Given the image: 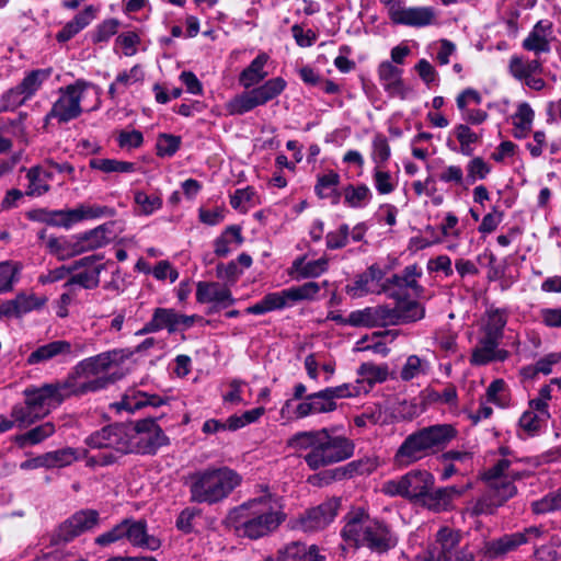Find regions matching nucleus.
<instances>
[{
  "label": "nucleus",
  "instance_id": "1",
  "mask_svg": "<svg viewBox=\"0 0 561 561\" xmlns=\"http://www.w3.org/2000/svg\"><path fill=\"white\" fill-rule=\"evenodd\" d=\"M280 499L272 493L253 497L232 508L227 525L239 538L257 540L270 536L285 522Z\"/></svg>",
  "mask_w": 561,
  "mask_h": 561
},
{
  "label": "nucleus",
  "instance_id": "2",
  "mask_svg": "<svg viewBox=\"0 0 561 561\" xmlns=\"http://www.w3.org/2000/svg\"><path fill=\"white\" fill-rule=\"evenodd\" d=\"M287 447L294 450H307L304 460L311 470L337 463L354 455L355 444L335 428L304 431L287 440Z\"/></svg>",
  "mask_w": 561,
  "mask_h": 561
},
{
  "label": "nucleus",
  "instance_id": "3",
  "mask_svg": "<svg viewBox=\"0 0 561 561\" xmlns=\"http://www.w3.org/2000/svg\"><path fill=\"white\" fill-rule=\"evenodd\" d=\"M266 62L267 56L260 54L240 72L239 84L247 91L236 95L227 103L226 108L230 115H243L257 106H263L286 89L287 83L282 77L268 79L257 85L267 76L264 70Z\"/></svg>",
  "mask_w": 561,
  "mask_h": 561
},
{
  "label": "nucleus",
  "instance_id": "4",
  "mask_svg": "<svg viewBox=\"0 0 561 561\" xmlns=\"http://www.w3.org/2000/svg\"><path fill=\"white\" fill-rule=\"evenodd\" d=\"M341 537L354 549L367 548L382 554L394 548L398 538L383 520L373 518L363 507H353L343 517Z\"/></svg>",
  "mask_w": 561,
  "mask_h": 561
},
{
  "label": "nucleus",
  "instance_id": "5",
  "mask_svg": "<svg viewBox=\"0 0 561 561\" xmlns=\"http://www.w3.org/2000/svg\"><path fill=\"white\" fill-rule=\"evenodd\" d=\"M241 483L242 476L227 466H209L183 477L190 502L208 506L222 503Z\"/></svg>",
  "mask_w": 561,
  "mask_h": 561
},
{
  "label": "nucleus",
  "instance_id": "6",
  "mask_svg": "<svg viewBox=\"0 0 561 561\" xmlns=\"http://www.w3.org/2000/svg\"><path fill=\"white\" fill-rule=\"evenodd\" d=\"M458 431L451 424H435L409 434L393 456L397 468H407L428 456L443 451L456 438Z\"/></svg>",
  "mask_w": 561,
  "mask_h": 561
},
{
  "label": "nucleus",
  "instance_id": "7",
  "mask_svg": "<svg viewBox=\"0 0 561 561\" xmlns=\"http://www.w3.org/2000/svg\"><path fill=\"white\" fill-rule=\"evenodd\" d=\"M110 382L107 377H98L88 382H77L73 377L62 381L45 383L38 388L24 390L25 401L33 410L46 416L51 408L61 404L70 397H80L105 388Z\"/></svg>",
  "mask_w": 561,
  "mask_h": 561
},
{
  "label": "nucleus",
  "instance_id": "8",
  "mask_svg": "<svg viewBox=\"0 0 561 561\" xmlns=\"http://www.w3.org/2000/svg\"><path fill=\"white\" fill-rule=\"evenodd\" d=\"M128 424L115 423L106 425L90 434L85 444L94 449H103L96 456L90 458V462L98 466H110L118 461L129 449Z\"/></svg>",
  "mask_w": 561,
  "mask_h": 561
},
{
  "label": "nucleus",
  "instance_id": "9",
  "mask_svg": "<svg viewBox=\"0 0 561 561\" xmlns=\"http://www.w3.org/2000/svg\"><path fill=\"white\" fill-rule=\"evenodd\" d=\"M360 387L343 383L337 387H329L314 393L307 394L295 410L297 419H304L311 414L332 412L336 409V399L350 398L360 394Z\"/></svg>",
  "mask_w": 561,
  "mask_h": 561
},
{
  "label": "nucleus",
  "instance_id": "10",
  "mask_svg": "<svg viewBox=\"0 0 561 561\" xmlns=\"http://www.w3.org/2000/svg\"><path fill=\"white\" fill-rule=\"evenodd\" d=\"M129 454L154 455L169 444V438L157 424L156 417H147L128 424Z\"/></svg>",
  "mask_w": 561,
  "mask_h": 561
},
{
  "label": "nucleus",
  "instance_id": "11",
  "mask_svg": "<svg viewBox=\"0 0 561 561\" xmlns=\"http://www.w3.org/2000/svg\"><path fill=\"white\" fill-rule=\"evenodd\" d=\"M434 486V477L427 470L413 469L399 479L383 483L382 492L390 496L422 500Z\"/></svg>",
  "mask_w": 561,
  "mask_h": 561
},
{
  "label": "nucleus",
  "instance_id": "12",
  "mask_svg": "<svg viewBox=\"0 0 561 561\" xmlns=\"http://www.w3.org/2000/svg\"><path fill=\"white\" fill-rule=\"evenodd\" d=\"M90 84L83 80L59 88V98L54 102L50 111L45 116V123L55 118L64 124L78 118L82 113L81 99Z\"/></svg>",
  "mask_w": 561,
  "mask_h": 561
},
{
  "label": "nucleus",
  "instance_id": "13",
  "mask_svg": "<svg viewBox=\"0 0 561 561\" xmlns=\"http://www.w3.org/2000/svg\"><path fill=\"white\" fill-rule=\"evenodd\" d=\"M341 499L332 497L320 505L306 511L296 520V528L306 533L318 531L325 528L337 515Z\"/></svg>",
  "mask_w": 561,
  "mask_h": 561
},
{
  "label": "nucleus",
  "instance_id": "14",
  "mask_svg": "<svg viewBox=\"0 0 561 561\" xmlns=\"http://www.w3.org/2000/svg\"><path fill=\"white\" fill-rule=\"evenodd\" d=\"M99 523L95 510H81L65 520L54 536L55 543L69 542L84 531L92 529Z\"/></svg>",
  "mask_w": 561,
  "mask_h": 561
},
{
  "label": "nucleus",
  "instance_id": "15",
  "mask_svg": "<svg viewBox=\"0 0 561 561\" xmlns=\"http://www.w3.org/2000/svg\"><path fill=\"white\" fill-rule=\"evenodd\" d=\"M436 561H473V554L459 547L461 535L451 528L437 533Z\"/></svg>",
  "mask_w": 561,
  "mask_h": 561
},
{
  "label": "nucleus",
  "instance_id": "16",
  "mask_svg": "<svg viewBox=\"0 0 561 561\" xmlns=\"http://www.w3.org/2000/svg\"><path fill=\"white\" fill-rule=\"evenodd\" d=\"M436 18L435 10L432 7H407L394 4L391 10V21L394 24L412 27H424L431 25Z\"/></svg>",
  "mask_w": 561,
  "mask_h": 561
},
{
  "label": "nucleus",
  "instance_id": "17",
  "mask_svg": "<svg viewBox=\"0 0 561 561\" xmlns=\"http://www.w3.org/2000/svg\"><path fill=\"white\" fill-rule=\"evenodd\" d=\"M118 359L119 354L117 351L101 353L78 363L68 377H73L77 382H88L89 380H81V378L106 371L113 364L117 363Z\"/></svg>",
  "mask_w": 561,
  "mask_h": 561
},
{
  "label": "nucleus",
  "instance_id": "18",
  "mask_svg": "<svg viewBox=\"0 0 561 561\" xmlns=\"http://www.w3.org/2000/svg\"><path fill=\"white\" fill-rule=\"evenodd\" d=\"M196 300L201 304L213 302L209 313L232 306L236 301L230 289L216 282H198Z\"/></svg>",
  "mask_w": 561,
  "mask_h": 561
},
{
  "label": "nucleus",
  "instance_id": "19",
  "mask_svg": "<svg viewBox=\"0 0 561 561\" xmlns=\"http://www.w3.org/2000/svg\"><path fill=\"white\" fill-rule=\"evenodd\" d=\"M391 297L396 298L397 304L393 308L389 307V325L413 323L425 317L424 306L416 300L401 298L394 294H391Z\"/></svg>",
  "mask_w": 561,
  "mask_h": 561
},
{
  "label": "nucleus",
  "instance_id": "20",
  "mask_svg": "<svg viewBox=\"0 0 561 561\" xmlns=\"http://www.w3.org/2000/svg\"><path fill=\"white\" fill-rule=\"evenodd\" d=\"M388 316L389 307L386 305H380L352 311L344 322L352 327H388Z\"/></svg>",
  "mask_w": 561,
  "mask_h": 561
},
{
  "label": "nucleus",
  "instance_id": "21",
  "mask_svg": "<svg viewBox=\"0 0 561 561\" xmlns=\"http://www.w3.org/2000/svg\"><path fill=\"white\" fill-rule=\"evenodd\" d=\"M378 76L385 91L391 96L405 99L410 89L404 85L402 70L391 61H382L378 67Z\"/></svg>",
  "mask_w": 561,
  "mask_h": 561
},
{
  "label": "nucleus",
  "instance_id": "22",
  "mask_svg": "<svg viewBox=\"0 0 561 561\" xmlns=\"http://www.w3.org/2000/svg\"><path fill=\"white\" fill-rule=\"evenodd\" d=\"M500 341L481 335L477 346L472 350L470 363L473 365H486L491 362H504L508 357L506 350L499 348Z\"/></svg>",
  "mask_w": 561,
  "mask_h": 561
},
{
  "label": "nucleus",
  "instance_id": "23",
  "mask_svg": "<svg viewBox=\"0 0 561 561\" xmlns=\"http://www.w3.org/2000/svg\"><path fill=\"white\" fill-rule=\"evenodd\" d=\"M124 538H126L134 547L157 550L160 541L147 534V523L145 520L124 519Z\"/></svg>",
  "mask_w": 561,
  "mask_h": 561
},
{
  "label": "nucleus",
  "instance_id": "24",
  "mask_svg": "<svg viewBox=\"0 0 561 561\" xmlns=\"http://www.w3.org/2000/svg\"><path fill=\"white\" fill-rule=\"evenodd\" d=\"M526 542L527 538H525V535L514 533L505 535L496 540L485 541L482 551L485 557L493 559L503 557Z\"/></svg>",
  "mask_w": 561,
  "mask_h": 561
},
{
  "label": "nucleus",
  "instance_id": "25",
  "mask_svg": "<svg viewBox=\"0 0 561 561\" xmlns=\"http://www.w3.org/2000/svg\"><path fill=\"white\" fill-rule=\"evenodd\" d=\"M164 403L165 400L158 394H150L139 390H129L123 396L121 402L116 405L118 410L134 412L145 407L158 408Z\"/></svg>",
  "mask_w": 561,
  "mask_h": 561
},
{
  "label": "nucleus",
  "instance_id": "26",
  "mask_svg": "<svg viewBox=\"0 0 561 561\" xmlns=\"http://www.w3.org/2000/svg\"><path fill=\"white\" fill-rule=\"evenodd\" d=\"M422 270L417 264L408 265L401 274H393L387 278L385 288L390 287L410 288L416 296H421L424 288L419 284L417 279L422 276Z\"/></svg>",
  "mask_w": 561,
  "mask_h": 561
},
{
  "label": "nucleus",
  "instance_id": "27",
  "mask_svg": "<svg viewBox=\"0 0 561 561\" xmlns=\"http://www.w3.org/2000/svg\"><path fill=\"white\" fill-rule=\"evenodd\" d=\"M359 379L351 386L360 387L362 392L367 393L375 383H380L387 380L389 371L387 365H375L373 363H364L357 370Z\"/></svg>",
  "mask_w": 561,
  "mask_h": 561
},
{
  "label": "nucleus",
  "instance_id": "28",
  "mask_svg": "<svg viewBox=\"0 0 561 561\" xmlns=\"http://www.w3.org/2000/svg\"><path fill=\"white\" fill-rule=\"evenodd\" d=\"M157 327L160 330L167 329L170 333L182 328H190L194 322V317L178 313L174 309L157 308L152 314Z\"/></svg>",
  "mask_w": 561,
  "mask_h": 561
},
{
  "label": "nucleus",
  "instance_id": "29",
  "mask_svg": "<svg viewBox=\"0 0 561 561\" xmlns=\"http://www.w3.org/2000/svg\"><path fill=\"white\" fill-rule=\"evenodd\" d=\"M72 353V346L68 341L57 340L37 347L32 352L26 363L28 365H37L48 362L59 355H68Z\"/></svg>",
  "mask_w": 561,
  "mask_h": 561
},
{
  "label": "nucleus",
  "instance_id": "30",
  "mask_svg": "<svg viewBox=\"0 0 561 561\" xmlns=\"http://www.w3.org/2000/svg\"><path fill=\"white\" fill-rule=\"evenodd\" d=\"M46 302L45 296H37L33 291H22L9 300L12 318H21L31 311L39 310Z\"/></svg>",
  "mask_w": 561,
  "mask_h": 561
},
{
  "label": "nucleus",
  "instance_id": "31",
  "mask_svg": "<svg viewBox=\"0 0 561 561\" xmlns=\"http://www.w3.org/2000/svg\"><path fill=\"white\" fill-rule=\"evenodd\" d=\"M551 23L538 21L528 36L523 41V48L533 51L536 56L550 51V43L546 37V32L550 31Z\"/></svg>",
  "mask_w": 561,
  "mask_h": 561
},
{
  "label": "nucleus",
  "instance_id": "32",
  "mask_svg": "<svg viewBox=\"0 0 561 561\" xmlns=\"http://www.w3.org/2000/svg\"><path fill=\"white\" fill-rule=\"evenodd\" d=\"M106 232L107 228L102 225L95 229L78 236L76 238L77 248L75 249V252L81 254L83 252L91 251L106 244L108 242Z\"/></svg>",
  "mask_w": 561,
  "mask_h": 561
},
{
  "label": "nucleus",
  "instance_id": "33",
  "mask_svg": "<svg viewBox=\"0 0 561 561\" xmlns=\"http://www.w3.org/2000/svg\"><path fill=\"white\" fill-rule=\"evenodd\" d=\"M506 323L507 312L504 309H490L486 312V321L481 330L482 334L501 341Z\"/></svg>",
  "mask_w": 561,
  "mask_h": 561
},
{
  "label": "nucleus",
  "instance_id": "34",
  "mask_svg": "<svg viewBox=\"0 0 561 561\" xmlns=\"http://www.w3.org/2000/svg\"><path fill=\"white\" fill-rule=\"evenodd\" d=\"M508 69L514 78L524 81L534 75L540 73L542 71V62L539 59L525 61L519 56H512Z\"/></svg>",
  "mask_w": 561,
  "mask_h": 561
},
{
  "label": "nucleus",
  "instance_id": "35",
  "mask_svg": "<svg viewBox=\"0 0 561 561\" xmlns=\"http://www.w3.org/2000/svg\"><path fill=\"white\" fill-rule=\"evenodd\" d=\"M104 264H98L92 268H87L82 272L73 274L65 284V288H69L72 285H79L85 289L96 288L100 284V274L104 270Z\"/></svg>",
  "mask_w": 561,
  "mask_h": 561
},
{
  "label": "nucleus",
  "instance_id": "36",
  "mask_svg": "<svg viewBox=\"0 0 561 561\" xmlns=\"http://www.w3.org/2000/svg\"><path fill=\"white\" fill-rule=\"evenodd\" d=\"M55 433V425L51 422L43 423L26 433L16 435L14 442L20 447H25L27 445H36L42 443L44 439L48 438Z\"/></svg>",
  "mask_w": 561,
  "mask_h": 561
},
{
  "label": "nucleus",
  "instance_id": "37",
  "mask_svg": "<svg viewBox=\"0 0 561 561\" xmlns=\"http://www.w3.org/2000/svg\"><path fill=\"white\" fill-rule=\"evenodd\" d=\"M51 76V69H35L28 72L19 84L26 98H32Z\"/></svg>",
  "mask_w": 561,
  "mask_h": 561
},
{
  "label": "nucleus",
  "instance_id": "38",
  "mask_svg": "<svg viewBox=\"0 0 561 561\" xmlns=\"http://www.w3.org/2000/svg\"><path fill=\"white\" fill-rule=\"evenodd\" d=\"M371 192L365 184L354 186L352 184L344 188V203L352 208H362L371 199Z\"/></svg>",
  "mask_w": 561,
  "mask_h": 561
},
{
  "label": "nucleus",
  "instance_id": "39",
  "mask_svg": "<svg viewBox=\"0 0 561 561\" xmlns=\"http://www.w3.org/2000/svg\"><path fill=\"white\" fill-rule=\"evenodd\" d=\"M11 416L15 421L19 428H26L43 419V413H38L36 410L27 404H16L11 410Z\"/></svg>",
  "mask_w": 561,
  "mask_h": 561
},
{
  "label": "nucleus",
  "instance_id": "40",
  "mask_svg": "<svg viewBox=\"0 0 561 561\" xmlns=\"http://www.w3.org/2000/svg\"><path fill=\"white\" fill-rule=\"evenodd\" d=\"M26 179L28 181V185L25 191L27 196H42L49 192V183H46L42 178V165H34L30 168L26 172Z\"/></svg>",
  "mask_w": 561,
  "mask_h": 561
},
{
  "label": "nucleus",
  "instance_id": "41",
  "mask_svg": "<svg viewBox=\"0 0 561 561\" xmlns=\"http://www.w3.org/2000/svg\"><path fill=\"white\" fill-rule=\"evenodd\" d=\"M531 511L536 515H542L561 511V488L557 491L549 492L543 497L531 502Z\"/></svg>",
  "mask_w": 561,
  "mask_h": 561
},
{
  "label": "nucleus",
  "instance_id": "42",
  "mask_svg": "<svg viewBox=\"0 0 561 561\" xmlns=\"http://www.w3.org/2000/svg\"><path fill=\"white\" fill-rule=\"evenodd\" d=\"M340 174L333 170L318 175L314 192L320 198H328L332 195H336V187L340 184Z\"/></svg>",
  "mask_w": 561,
  "mask_h": 561
},
{
  "label": "nucleus",
  "instance_id": "43",
  "mask_svg": "<svg viewBox=\"0 0 561 561\" xmlns=\"http://www.w3.org/2000/svg\"><path fill=\"white\" fill-rule=\"evenodd\" d=\"M488 490L493 494V496L497 500V504L503 505L506 501L513 497L517 493V489L512 483L511 480L507 479H497L486 481Z\"/></svg>",
  "mask_w": 561,
  "mask_h": 561
},
{
  "label": "nucleus",
  "instance_id": "44",
  "mask_svg": "<svg viewBox=\"0 0 561 561\" xmlns=\"http://www.w3.org/2000/svg\"><path fill=\"white\" fill-rule=\"evenodd\" d=\"M77 242L69 241L61 238L50 237L47 239L46 247L48 251L56 255L59 260H66L79 255L80 253L75 252Z\"/></svg>",
  "mask_w": 561,
  "mask_h": 561
},
{
  "label": "nucleus",
  "instance_id": "45",
  "mask_svg": "<svg viewBox=\"0 0 561 561\" xmlns=\"http://www.w3.org/2000/svg\"><path fill=\"white\" fill-rule=\"evenodd\" d=\"M427 369L428 364L426 360L417 355H410L400 371V377L403 381H410L421 375H425Z\"/></svg>",
  "mask_w": 561,
  "mask_h": 561
},
{
  "label": "nucleus",
  "instance_id": "46",
  "mask_svg": "<svg viewBox=\"0 0 561 561\" xmlns=\"http://www.w3.org/2000/svg\"><path fill=\"white\" fill-rule=\"evenodd\" d=\"M47 468H61L71 465L77 460V450L70 447L49 451L45 454Z\"/></svg>",
  "mask_w": 561,
  "mask_h": 561
},
{
  "label": "nucleus",
  "instance_id": "47",
  "mask_svg": "<svg viewBox=\"0 0 561 561\" xmlns=\"http://www.w3.org/2000/svg\"><path fill=\"white\" fill-rule=\"evenodd\" d=\"M321 286L316 282H307L300 286L290 287L285 289V295L289 300H311L320 291Z\"/></svg>",
  "mask_w": 561,
  "mask_h": 561
},
{
  "label": "nucleus",
  "instance_id": "48",
  "mask_svg": "<svg viewBox=\"0 0 561 561\" xmlns=\"http://www.w3.org/2000/svg\"><path fill=\"white\" fill-rule=\"evenodd\" d=\"M425 399L430 403H440L455 407L458 399L457 389L454 385H448L442 392L428 388L425 390Z\"/></svg>",
  "mask_w": 561,
  "mask_h": 561
},
{
  "label": "nucleus",
  "instance_id": "49",
  "mask_svg": "<svg viewBox=\"0 0 561 561\" xmlns=\"http://www.w3.org/2000/svg\"><path fill=\"white\" fill-rule=\"evenodd\" d=\"M294 267L302 278L318 277L328 270V260L321 257L302 265V260H296Z\"/></svg>",
  "mask_w": 561,
  "mask_h": 561
},
{
  "label": "nucleus",
  "instance_id": "50",
  "mask_svg": "<svg viewBox=\"0 0 561 561\" xmlns=\"http://www.w3.org/2000/svg\"><path fill=\"white\" fill-rule=\"evenodd\" d=\"M455 135L460 144V152L465 156H471L473 153L471 145L479 140V136L465 124L455 128Z\"/></svg>",
  "mask_w": 561,
  "mask_h": 561
},
{
  "label": "nucleus",
  "instance_id": "51",
  "mask_svg": "<svg viewBox=\"0 0 561 561\" xmlns=\"http://www.w3.org/2000/svg\"><path fill=\"white\" fill-rule=\"evenodd\" d=\"M502 506L497 504V500L488 490L481 497H479L470 507L471 515H491L497 507Z\"/></svg>",
  "mask_w": 561,
  "mask_h": 561
},
{
  "label": "nucleus",
  "instance_id": "52",
  "mask_svg": "<svg viewBox=\"0 0 561 561\" xmlns=\"http://www.w3.org/2000/svg\"><path fill=\"white\" fill-rule=\"evenodd\" d=\"M448 492L449 490H445L444 488H439L436 490L432 488L428 491V493L423 496L422 502L431 510H445L447 505L450 503L448 499Z\"/></svg>",
  "mask_w": 561,
  "mask_h": 561
},
{
  "label": "nucleus",
  "instance_id": "53",
  "mask_svg": "<svg viewBox=\"0 0 561 561\" xmlns=\"http://www.w3.org/2000/svg\"><path fill=\"white\" fill-rule=\"evenodd\" d=\"M181 137L161 134L157 140V154L160 157H172L180 148Z\"/></svg>",
  "mask_w": 561,
  "mask_h": 561
},
{
  "label": "nucleus",
  "instance_id": "54",
  "mask_svg": "<svg viewBox=\"0 0 561 561\" xmlns=\"http://www.w3.org/2000/svg\"><path fill=\"white\" fill-rule=\"evenodd\" d=\"M490 165L480 157L473 158L467 165V182L473 184L477 180H483L490 173Z\"/></svg>",
  "mask_w": 561,
  "mask_h": 561
},
{
  "label": "nucleus",
  "instance_id": "55",
  "mask_svg": "<svg viewBox=\"0 0 561 561\" xmlns=\"http://www.w3.org/2000/svg\"><path fill=\"white\" fill-rule=\"evenodd\" d=\"M134 201L145 215H150L162 206V199L159 196L148 195L141 191L135 192Z\"/></svg>",
  "mask_w": 561,
  "mask_h": 561
},
{
  "label": "nucleus",
  "instance_id": "56",
  "mask_svg": "<svg viewBox=\"0 0 561 561\" xmlns=\"http://www.w3.org/2000/svg\"><path fill=\"white\" fill-rule=\"evenodd\" d=\"M112 214V209L106 206L80 205L73 209L72 218L76 220V222H79L88 218H100Z\"/></svg>",
  "mask_w": 561,
  "mask_h": 561
},
{
  "label": "nucleus",
  "instance_id": "57",
  "mask_svg": "<svg viewBox=\"0 0 561 561\" xmlns=\"http://www.w3.org/2000/svg\"><path fill=\"white\" fill-rule=\"evenodd\" d=\"M535 113L530 105L526 102L520 103L516 113L513 115L514 127H523V129H531Z\"/></svg>",
  "mask_w": 561,
  "mask_h": 561
},
{
  "label": "nucleus",
  "instance_id": "58",
  "mask_svg": "<svg viewBox=\"0 0 561 561\" xmlns=\"http://www.w3.org/2000/svg\"><path fill=\"white\" fill-rule=\"evenodd\" d=\"M350 228L346 224L339 227L336 231H331L327 234L325 241L328 249L335 250L344 248L348 242Z\"/></svg>",
  "mask_w": 561,
  "mask_h": 561
},
{
  "label": "nucleus",
  "instance_id": "59",
  "mask_svg": "<svg viewBox=\"0 0 561 561\" xmlns=\"http://www.w3.org/2000/svg\"><path fill=\"white\" fill-rule=\"evenodd\" d=\"M118 26L119 22L116 19H108L103 21L94 32L93 42H107L113 35L117 33Z\"/></svg>",
  "mask_w": 561,
  "mask_h": 561
},
{
  "label": "nucleus",
  "instance_id": "60",
  "mask_svg": "<svg viewBox=\"0 0 561 561\" xmlns=\"http://www.w3.org/2000/svg\"><path fill=\"white\" fill-rule=\"evenodd\" d=\"M512 460L508 458H502L497 460L492 467L485 470L483 473V479L485 481L507 479V473L512 467Z\"/></svg>",
  "mask_w": 561,
  "mask_h": 561
},
{
  "label": "nucleus",
  "instance_id": "61",
  "mask_svg": "<svg viewBox=\"0 0 561 561\" xmlns=\"http://www.w3.org/2000/svg\"><path fill=\"white\" fill-rule=\"evenodd\" d=\"M369 277L366 274H359L355 277V279L346 285L345 291L352 298H360L367 295L369 290Z\"/></svg>",
  "mask_w": 561,
  "mask_h": 561
},
{
  "label": "nucleus",
  "instance_id": "62",
  "mask_svg": "<svg viewBox=\"0 0 561 561\" xmlns=\"http://www.w3.org/2000/svg\"><path fill=\"white\" fill-rule=\"evenodd\" d=\"M201 514V511L195 507L184 508L178 516L176 527L184 534H191L194 531V519Z\"/></svg>",
  "mask_w": 561,
  "mask_h": 561
},
{
  "label": "nucleus",
  "instance_id": "63",
  "mask_svg": "<svg viewBox=\"0 0 561 561\" xmlns=\"http://www.w3.org/2000/svg\"><path fill=\"white\" fill-rule=\"evenodd\" d=\"M73 209H62V210H53L48 211L47 215L49 216L48 225L54 227H64L66 229H69L73 224H76V220L72 218Z\"/></svg>",
  "mask_w": 561,
  "mask_h": 561
},
{
  "label": "nucleus",
  "instance_id": "64",
  "mask_svg": "<svg viewBox=\"0 0 561 561\" xmlns=\"http://www.w3.org/2000/svg\"><path fill=\"white\" fill-rule=\"evenodd\" d=\"M300 542L293 541L288 543L284 549H280L275 558L268 557L265 561H300Z\"/></svg>",
  "mask_w": 561,
  "mask_h": 561
}]
</instances>
